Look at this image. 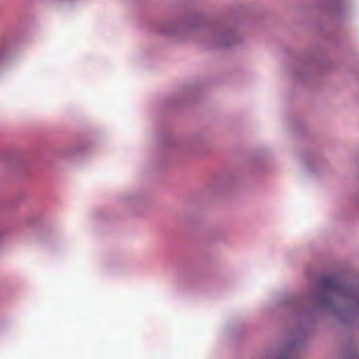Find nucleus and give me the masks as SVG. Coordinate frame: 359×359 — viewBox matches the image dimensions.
Here are the masks:
<instances>
[{
    "mask_svg": "<svg viewBox=\"0 0 359 359\" xmlns=\"http://www.w3.org/2000/svg\"><path fill=\"white\" fill-rule=\"evenodd\" d=\"M324 286L327 288L335 287V280L333 278H326L324 281Z\"/></svg>",
    "mask_w": 359,
    "mask_h": 359,
    "instance_id": "1",
    "label": "nucleus"
},
{
    "mask_svg": "<svg viewBox=\"0 0 359 359\" xmlns=\"http://www.w3.org/2000/svg\"><path fill=\"white\" fill-rule=\"evenodd\" d=\"M172 25V22H168L166 25L167 32H169L168 28Z\"/></svg>",
    "mask_w": 359,
    "mask_h": 359,
    "instance_id": "2",
    "label": "nucleus"
}]
</instances>
